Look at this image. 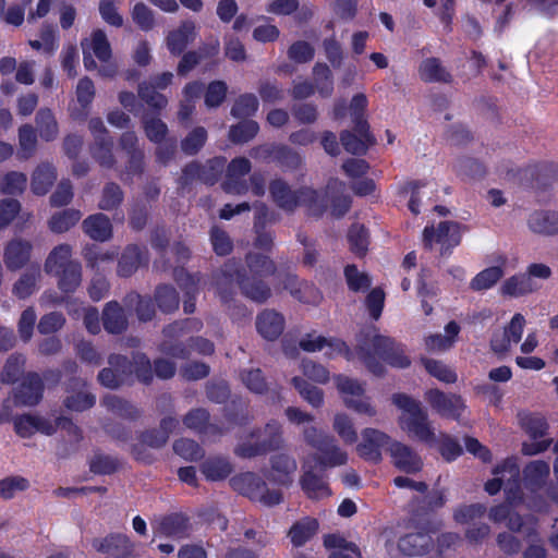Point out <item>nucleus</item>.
Wrapping results in <instances>:
<instances>
[{
  "label": "nucleus",
  "mask_w": 558,
  "mask_h": 558,
  "mask_svg": "<svg viewBox=\"0 0 558 558\" xmlns=\"http://www.w3.org/2000/svg\"><path fill=\"white\" fill-rule=\"evenodd\" d=\"M461 241L460 225L454 221H442L437 229L433 226L425 227L423 231L424 246L430 248L433 242L441 244V254H447L452 247L459 245Z\"/></svg>",
  "instance_id": "11"
},
{
  "label": "nucleus",
  "mask_w": 558,
  "mask_h": 558,
  "mask_svg": "<svg viewBox=\"0 0 558 558\" xmlns=\"http://www.w3.org/2000/svg\"><path fill=\"white\" fill-rule=\"evenodd\" d=\"M102 324L107 332L118 335L128 327V319L118 302H108L102 311Z\"/></svg>",
  "instance_id": "34"
},
{
  "label": "nucleus",
  "mask_w": 558,
  "mask_h": 558,
  "mask_svg": "<svg viewBox=\"0 0 558 558\" xmlns=\"http://www.w3.org/2000/svg\"><path fill=\"white\" fill-rule=\"evenodd\" d=\"M126 157V162L119 178L125 183H131L134 177H141L145 172V151L130 154Z\"/></svg>",
  "instance_id": "60"
},
{
  "label": "nucleus",
  "mask_w": 558,
  "mask_h": 558,
  "mask_svg": "<svg viewBox=\"0 0 558 558\" xmlns=\"http://www.w3.org/2000/svg\"><path fill=\"white\" fill-rule=\"evenodd\" d=\"M359 356L366 367L376 376L384 373V365L376 360L379 356L391 366L404 368L410 365L403 345L392 338L377 333L375 330L359 343Z\"/></svg>",
  "instance_id": "2"
},
{
  "label": "nucleus",
  "mask_w": 558,
  "mask_h": 558,
  "mask_svg": "<svg viewBox=\"0 0 558 558\" xmlns=\"http://www.w3.org/2000/svg\"><path fill=\"white\" fill-rule=\"evenodd\" d=\"M391 399L392 403L402 412L398 418L400 428L407 433L410 438L428 445L436 444L437 436L435 428L421 401L405 393H395Z\"/></svg>",
  "instance_id": "3"
},
{
  "label": "nucleus",
  "mask_w": 558,
  "mask_h": 558,
  "mask_svg": "<svg viewBox=\"0 0 558 558\" xmlns=\"http://www.w3.org/2000/svg\"><path fill=\"white\" fill-rule=\"evenodd\" d=\"M93 548L106 558H129L133 555L134 544L120 533H112L104 538H94Z\"/></svg>",
  "instance_id": "13"
},
{
  "label": "nucleus",
  "mask_w": 558,
  "mask_h": 558,
  "mask_svg": "<svg viewBox=\"0 0 558 558\" xmlns=\"http://www.w3.org/2000/svg\"><path fill=\"white\" fill-rule=\"evenodd\" d=\"M73 247L68 243H61L54 246L47 255L44 263V270L47 275H56L60 270L76 262L72 257Z\"/></svg>",
  "instance_id": "29"
},
{
  "label": "nucleus",
  "mask_w": 558,
  "mask_h": 558,
  "mask_svg": "<svg viewBox=\"0 0 558 558\" xmlns=\"http://www.w3.org/2000/svg\"><path fill=\"white\" fill-rule=\"evenodd\" d=\"M271 470L275 482L288 485L292 482L291 475L296 470V462L292 457L279 453L271 458Z\"/></svg>",
  "instance_id": "37"
},
{
  "label": "nucleus",
  "mask_w": 558,
  "mask_h": 558,
  "mask_svg": "<svg viewBox=\"0 0 558 558\" xmlns=\"http://www.w3.org/2000/svg\"><path fill=\"white\" fill-rule=\"evenodd\" d=\"M233 471L232 464L225 457H210L202 464V473L209 481H222Z\"/></svg>",
  "instance_id": "40"
},
{
  "label": "nucleus",
  "mask_w": 558,
  "mask_h": 558,
  "mask_svg": "<svg viewBox=\"0 0 558 558\" xmlns=\"http://www.w3.org/2000/svg\"><path fill=\"white\" fill-rule=\"evenodd\" d=\"M392 464L405 473H417L422 470L423 461L421 457L408 445L400 441H393L388 448Z\"/></svg>",
  "instance_id": "17"
},
{
  "label": "nucleus",
  "mask_w": 558,
  "mask_h": 558,
  "mask_svg": "<svg viewBox=\"0 0 558 558\" xmlns=\"http://www.w3.org/2000/svg\"><path fill=\"white\" fill-rule=\"evenodd\" d=\"M301 485L305 494L312 499H319L330 495L325 481L311 471L302 476Z\"/></svg>",
  "instance_id": "56"
},
{
  "label": "nucleus",
  "mask_w": 558,
  "mask_h": 558,
  "mask_svg": "<svg viewBox=\"0 0 558 558\" xmlns=\"http://www.w3.org/2000/svg\"><path fill=\"white\" fill-rule=\"evenodd\" d=\"M280 282L283 289L289 290L290 293L301 302L314 303L320 298L317 289L313 284L300 280L294 274H286Z\"/></svg>",
  "instance_id": "24"
},
{
  "label": "nucleus",
  "mask_w": 558,
  "mask_h": 558,
  "mask_svg": "<svg viewBox=\"0 0 558 558\" xmlns=\"http://www.w3.org/2000/svg\"><path fill=\"white\" fill-rule=\"evenodd\" d=\"M486 507L483 504L461 505L453 511V520L463 525L470 526L486 514Z\"/></svg>",
  "instance_id": "55"
},
{
  "label": "nucleus",
  "mask_w": 558,
  "mask_h": 558,
  "mask_svg": "<svg viewBox=\"0 0 558 558\" xmlns=\"http://www.w3.org/2000/svg\"><path fill=\"white\" fill-rule=\"evenodd\" d=\"M432 537L424 532L410 533L398 541V549L405 556H421L432 547Z\"/></svg>",
  "instance_id": "31"
},
{
  "label": "nucleus",
  "mask_w": 558,
  "mask_h": 558,
  "mask_svg": "<svg viewBox=\"0 0 558 558\" xmlns=\"http://www.w3.org/2000/svg\"><path fill=\"white\" fill-rule=\"evenodd\" d=\"M202 326V322L197 319L178 320L166 326L162 330L165 339L159 344V351L178 359L189 357L190 350L185 343L178 342L177 339L190 330L198 331Z\"/></svg>",
  "instance_id": "9"
},
{
  "label": "nucleus",
  "mask_w": 558,
  "mask_h": 558,
  "mask_svg": "<svg viewBox=\"0 0 558 558\" xmlns=\"http://www.w3.org/2000/svg\"><path fill=\"white\" fill-rule=\"evenodd\" d=\"M354 132L342 131L340 133L341 144L352 155H364L375 142L368 132V125L363 131H360L354 124Z\"/></svg>",
  "instance_id": "26"
},
{
  "label": "nucleus",
  "mask_w": 558,
  "mask_h": 558,
  "mask_svg": "<svg viewBox=\"0 0 558 558\" xmlns=\"http://www.w3.org/2000/svg\"><path fill=\"white\" fill-rule=\"evenodd\" d=\"M124 201V192L116 182H107L101 189L98 208L104 211H113L120 208Z\"/></svg>",
  "instance_id": "42"
},
{
  "label": "nucleus",
  "mask_w": 558,
  "mask_h": 558,
  "mask_svg": "<svg viewBox=\"0 0 558 558\" xmlns=\"http://www.w3.org/2000/svg\"><path fill=\"white\" fill-rule=\"evenodd\" d=\"M529 229L541 235L558 234V211L556 210H534L527 218Z\"/></svg>",
  "instance_id": "22"
},
{
  "label": "nucleus",
  "mask_w": 558,
  "mask_h": 558,
  "mask_svg": "<svg viewBox=\"0 0 558 558\" xmlns=\"http://www.w3.org/2000/svg\"><path fill=\"white\" fill-rule=\"evenodd\" d=\"M504 276L502 268L489 267L477 274L471 281L470 287L474 291H482L492 288Z\"/></svg>",
  "instance_id": "63"
},
{
  "label": "nucleus",
  "mask_w": 558,
  "mask_h": 558,
  "mask_svg": "<svg viewBox=\"0 0 558 558\" xmlns=\"http://www.w3.org/2000/svg\"><path fill=\"white\" fill-rule=\"evenodd\" d=\"M196 27L192 21L183 22L179 28L169 33L167 47L172 54H180L194 40Z\"/></svg>",
  "instance_id": "33"
},
{
  "label": "nucleus",
  "mask_w": 558,
  "mask_h": 558,
  "mask_svg": "<svg viewBox=\"0 0 558 558\" xmlns=\"http://www.w3.org/2000/svg\"><path fill=\"white\" fill-rule=\"evenodd\" d=\"M292 385L300 396L313 408H320L324 403V392L320 388L313 386L302 377L292 378Z\"/></svg>",
  "instance_id": "52"
},
{
  "label": "nucleus",
  "mask_w": 558,
  "mask_h": 558,
  "mask_svg": "<svg viewBox=\"0 0 558 558\" xmlns=\"http://www.w3.org/2000/svg\"><path fill=\"white\" fill-rule=\"evenodd\" d=\"M138 97L153 110L159 112L168 105V99L165 95L157 92L153 84L142 82L137 87Z\"/></svg>",
  "instance_id": "57"
},
{
  "label": "nucleus",
  "mask_w": 558,
  "mask_h": 558,
  "mask_svg": "<svg viewBox=\"0 0 558 558\" xmlns=\"http://www.w3.org/2000/svg\"><path fill=\"white\" fill-rule=\"evenodd\" d=\"M315 86L322 97H330L333 92V78L329 66L325 63H316L313 68Z\"/></svg>",
  "instance_id": "59"
},
{
  "label": "nucleus",
  "mask_w": 558,
  "mask_h": 558,
  "mask_svg": "<svg viewBox=\"0 0 558 558\" xmlns=\"http://www.w3.org/2000/svg\"><path fill=\"white\" fill-rule=\"evenodd\" d=\"M41 279L38 265L27 268L13 286V293L19 299H26L37 290V283Z\"/></svg>",
  "instance_id": "39"
},
{
  "label": "nucleus",
  "mask_w": 558,
  "mask_h": 558,
  "mask_svg": "<svg viewBox=\"0 0 558 558\" xmlns=\"http://www.w3.org/2000/svg\"><path fill=\"white\" fill-rule=\"evenodd\" d=\"M520 426L534 439L546 435L548 423L539 413L520 412L518 414Z\"/></svg>",
  "instance_id": "44"
},
{
  "label": "nucleus",
  "mask_w": 558,
  "mask_h": 558,
  "mask_svg": "<svg viewBox=\"0 0 558 558\" xmlns=\"http://www.w3.org/2000/svg\"><path fill=\"white\" fill-rule=\"evenodd\" d=\"M36 125L43 140L50 142L57 138L59 129L57 120L48 108H41L36 113Z\"/></svg>",
  "instance_id": "49"
},
{
  "label": "nucleus",
  "mask_w": 558,
  "mask_h": 558,
  "mask_svg": "<svg viewBox=\"0 0 558 558\" xmlns=\"http://www.w3.org/2000/svg\"><path fill=\"white\" fill-rule=\"evenodd\" d=\"M335 381L347 408L368 416L377 414L369 397L365 396V388L362 383L343 375L336 376Z\"/></svg>",
  "instance_id": "8"
},
{
  "label": "nucleus",
  "mask_w": 558,
  "mask_h": 558,
  "mask_svg": "<svg viewBox=\"0 0 558 558\" xmlns=\"http://www.w3.org/2000/svg\"><path fill=\"white\" fill-rule=\"evenodd\" d=\"M214 252L219 256L229 255L233 250V242L228 232L218 226H214L209 232Z\"/></svg>",
  "instance_id": "64"
},
{
  "label": "nucleus",
  "mask_w": 558,
  "mask_h": 558,
  "mask_svg": "<svg viewBox=\"0 0 558 558\" xmlns=\"http://www.w3.org/2000/svg\"><path fill=\"white\" fill-rule=\"evenodd\" d=\"M245 268L230 259L221 268L222 277L235 280L241 292L257 303H264L271 296L270 287L262 277L274 276L277 272L276 263L260 253L250 252L245 256Z\"/></svg>",
  "instance_id": "1"
},
{
  "label": "nucleus",
  "mask_w": 558,
  "mask_h": 558,
  "mask_svg": "<svg viewBox=\"0 0 558 558\" xmlns=\"http://www.w3.org/2000/svg\"><path fill=\"white\" fill-rule=\"evenodd\" d=\"M142 128L148 141L154 144H161L168 140L169 129L159 118L145 113L142 117Z\"/></svg>",
  "instance_id": "47"
},
{
  "label": "nucleus",
  "mask_w": 558,
  "mask_h": 558,
  "mask_svg": "<svg viewBox=\"0 0 558 558\" xmlns=\"http://www.w3.org/2000/svg\"><path fill=\"white\" fill-rule=\"evenodd\" d=\"M250 441L236 446L234 453L241 458H254L280 449L284 439L282 425L275 420L269 421L263 428L250 433Z\"/></svg>",
  "instance_id": "6"
},
{
  "label": "nucleus",
  "mask_w": 558,
  "mask_h": 558,
  "mask_svg": "<svg viewBox=\"0 0 558 558\" xmlns=\"http://www.w3.org/2000/svg\"><path fill=\"white\" fill-rule=\"evenodd\" d=\"M86 49L101 62H108L111 59V47L104 31L93 32L89 40H84Z\"/></svg>",
  "instance_id": "50"
},
{
  "label": "nucleus",
  "mask_w": 558,
  "mask_h": 558,
  "mask_svg": "<svg viewBox=\"0 0 558 558\" xmlns=\"http://www.w3.org/2000/svg\"><path fill=\"white\" fill-rule=\"evenodd\" d=\"M33 244L28 240L13 239L7 243L3 251V263L8 270L22 269L31 259Z\"/></svg>",
  "instance_id": "16"
},
{
  "label": "nucleus",
  "mask_w": 558,
  "mask_h": 558,
  "mask_svg": "<svg viewBox=\"0 0 558 558\" xmlns=\"http://www.w3.org/2000/svg\"><path fill=\"white\" fill-rule=\"evenodd\" d=\"M100 404L105 407L107 411L125 420H136L142 415V411L134 404L116 395H106L101 399Z\"/></svg>",
  "instance_id": "36"
},
{
  "label": "nucleus",
  "mask_w": 558,
  "mask_h": 558,
  "mask_svg": "<svg viewBox=\"0 0 558 558\" xmlns=\"http://www.w3.org/2000/svg\"><path fill=\"white\" fill-rule=\"evenodd\" d=\"M251 161L245 157L231 160L227 168L226 180L222 187L227 193L242 195L248 190L244 177L251 171Z\"/></svg>",
  "instance_id": "14"
},
{
  "label": "nucleus",
  "mask_w": 558,
  "mask_h": 558,
  "mask_svg": "<svg viewBox=\"0 0 558 558\" xmlns=\"http://www.w3.org/2000/svg\"><path fill=\"white\" fill-rule=\"evenodd\" d=\"M19 153L17 157L22 160L29 159L37 146V136L32 125L24 124L19 130Z\"/></svg>",
  "instance_id": "61"
},
{
  "label": "nucleus",
  "mask_w": 558,
  "mask_h": 558,
  "mask_svg": "<svg viewBox=\"0 0 558 558\" xmlns=\"http://www.w3.org/2000/svg\"><path fill=\"white\" fill-rule=\"evenodd\" d=\"M26 357L22 353L11 354L3 366L1 372V381L4 384L15 383L24 371Z\"/></svg>",
  "instance_id": "62"
},
{
  "label": "nucleus",
  "mask_w": 558,
  "mask_h": 558,
  "mask_svg": "<svg viewBox=\"0 0 558 558\" xmlns=\"http://www.w3.org/2000/svg\"><path fill=\"white\" fill-rule=\"evenodd\" d=\"M223 168V158L211 159L203 166L196 162H191L183 169V175L186 180L196 178L205 184L213 185L218 181Z\"/></svg>",
  "instance_id": "19"
},
{
  "label": "nucleus",
  "mask_w": 558,
  "mask_h": 558,
  "mask_svg": "<svg viewBox=\"0 0 558 558\" xmlns=\"http://www.w3.org/2000/svg\"><path fill=\"white\" fill-rule=\"evenodd\" d=\"M183 424L192 430L206 436L221 435L223 430L214 423L209 422V413L202 408L193 409L183 417Z\"/></svg>",
  "instance_id": "28"
},
{
  "label": "nucleus",
  "mask_w": 558,
  "mask_h": 558,
  "mask_svg": "<svg viewBox=\"0 0 558 558\" xmlns=\"http://www.w3.org/2000/svg\"><path fill=\"white\" fill-rule=\"evenodd\" d=\"M14 429L20 436L29 437L35 432L52 435L57 426L40 416L24 414L14 418Z\"/></svg>",
  "instance_id": "23"
},
{
  "label": "nucleus",
  "mask_w": 558,
  "mask_h": 558,
  "mask_svg": "<svg viewBox=\"0 0 558 558\" xmlns=\"http://www.w3.org/2000/svg\"><path fill=\"white\" fill-rule=\"evenodd\" d=\"M318 521L311 517H304L295 521L289 529L287 536L293 547H302L308 543L318 532Z\"/></svg>",
  "instance_id": "25"
},
{
  "label": "nucleus",
  "mask_w": 558,
  "mask_h": 558,
  "mask_svg": "<svg viewBox=\"0 0 558 558\" xmlns=\"http://www.w3.org/2000/svg\"><path fill=\"white\" fill-rule=\"evenodd\" d=\"M155 301L159 310L167 314L179 308V294L177 290L169 284H160L156 288Z\"/></svg>",
  "instance_id": "54"
},
{
  "label": "nucleus",
  "mask_w": 558,
  "mask_h": 558,
  "mask_svg": "<svg viewBox=\"0 0 558 558\" xmlns=\"http://www.w3.org/2000/svg\"><path fill=\"white\" fill-rule=\"evenodd\" d=\"M549 464L542 460L530 462L523 470L525 485L531 489L541 488L549 476Z\"/></svg>",
  "instance_id": "41"
},
{
  "label": "nucleus",
  "mask_w": 558,
  "mask_h": 558,
  "mask_svg": "<svg viewBox=\"0 0 558 558\" xmlns=\"http://www.w3.org/2000/svg\"><path fill=\"white\" fill-rule=\"evenodd\" d=\"M58 277V287L62 292H74L82 282V266L78 260L54 275Z\"/></svg>",
  "instance_id": "45"
},
{
  "label": "nucleus",
  "mask_w": 558,
  "mask_h": 558,
  "mask_svg": "<svg viewBox=\"0 0 558 558\" xmlns=\"http://www.w3.org/2000/svg\"><path fill=\"white\" fill-rule=\"evenodd\" d=\"M82 217V213L77 209L70 208L56 213L49 220L48 225L52 232L63 233L75 226Z\"/></svg>",
  "instance_id": "51"
},
{
  "label": "nucleus",
  "mask_w": 558,
  "mask_h": 558,
  "mask_svg": "<svg viewBox=\"0 0 558 558\" xmlns=\"http://www.w3.org/2000/svg\"><path fill=\"white\" fill-rule=\"evenodd\" d=\"M302 437L307 446L316 450V461L320 466L335 468L347 463L348 453L332 435L316 426H306L302 430Z\"/></svg>",
  "instance_id": "5"
},
{
  "label": "nucleus",
  "mask_w": 558,
  "mask_h": 558,
  "mask_svg": "<svg viewBox=\"0 0 558 558\" xmlns=\"http://www.w3.org/2000/svg\"><path fill=\"white\" fill-rule=\"evenodd\" d=\"M112 149V138L100 142H93L89 148L92 157L99 163L100 167L107 169H112L117 163V159Z\"/></svg>",
  "instance_id": "53"
},
{
  "label": "nucleus",
  "mask_w": 558,
  "mask_h": 558,
  "mask_svg": "<svg viewBox=\"0 0 558 558\" xmlns=\"http://www.w3.org/2000/svg\"><path fill=\"white\" fill-rule=\"evenodd\" d=\"M82 229L90 239L105 242L112 236V225L110 219L101 213L88 216L82 222Z\"/></svg>",
  "instance_id": "27"
},
{
  "label": "nucleus",
  "mask_w": 558,
  "mask_h": 558,
  "mask_svg": "<svg viewBox=\"0 0 558 558\" xmlns=\"http://www.w3.org/2000/svg\"><path fill=\"white\" fill-rule=\"evenodd\" d=\"M284 317L274 310H265L256 318L258 333L268 341L279 338L284 330Z\"/></svg>",
  "instance_id": "21"
},
{
  "label": "nucleus",
  "mask_w": 558,
  "mask_h": 558,
  "mask_svg": "<svg viewBox=\"0 0 558 558\" xmlns=\"http://www.w3.org/2000/svg\"><path fill=\"white\" fill-rule=\"evenodd\" d=\"M86 385L87 381L78 377L72 378L70 380L68 391H72V393L64 399V407L66 409L82 412L95 405V395L88 391H76L80 388L86 387Z\"/></svg>",
  "instance_id": "20"
},
{
  "label": "nucleus",
  "mask_w": 558,
  "mask_h": 558,
  "mask_svg": "<svg viewBox=\"0 0 558 558\" xmlns=\"http://www.w3.org/2000/svg\"><path fill=\"white\" fill-rule=\"evenodd\" d=\"M57 180V170L50 162H40L32 173L31 190L34 194L46 195Z\"/></svg>",
  "instance_id": "30"
},
{
  "label": "nucleus",
  "mask_w": 558,
  "mask_h": 558,
  "mask_svg": "<svg viewBox=\"0 0 558 558\" xmlns=\"http://www.w3.org/2000/svg\"><path fill=\"white\" fill-rule=\"evenodd\" d=\"M420 77L428 83H450L452 81L451 74L441 64L438 58L425 59L418 68Z\"/></svg>",
  "instance_id": "35"
},
{
  "label": "nucleus",
  "mask_w": 558,
  "mask_h": 558,
  "mask_svg": "<svg viewBox=\"0 0 558 558\" xmlns=\"http://www.w3.org/2000/svg\"><path fill=\"white\" fill-rule=\"evenodd\" d=\"M425 401L441 417L460 421L466 404L463 398L456 393H445L438 389H429L425 392Z\"/></svg>",
  "instance_id": "10"
},
{
  "label": "nucleus",
  "mask_w": 558,
  "mask_h": 558,
  "mask_svg": "<svg viewBox=\"0 0 558 558\" xmlns=\"http://www.w3.org/2000/svg\"><path fill=\"white\" fill-rule=\"evenodd\" d=\"M269 193L277 206L286 211H293L299 205H306L313 215L319 216L326 208L325 201L320 199L316 191L305 187L294 192L281 179L270 182Z\"/></svg>",
  "instance_id": "4"
},
{
  "label": "nucleus",
  "mask_w": 558,
  "mask_h": 558,
  "mask_svg": "<svg viewBox=\"0 0 558 558\" xmlns=\"http://www.w3.org/2000/svg\"><path fill=\"white\" fill-rule=\"evenodd\" d=\"M230 485L241 495L266 506H275L282 500L280 490L267 489L266 483L259 476L251 472L233 476L230 480Z\"/></svg>",
  "instance_id": "7"
},
{
  "label": "nucleus",
  "mask_w": 558,
  "mask_h": 558,
  "mask_svg": "<svg viewBox=\"0 0 558 558\" xmlns=\"http://www.w3.org/2000/svg\"><path fill=\"white\" fill-rule=\"evenodd\" d=\"M494 475L505 478L504 489L508 493L519 490L520 485V469L514 460L508 459L504 463L497 465L494 471Z\"/></svg>",
  "instance_id": "48"
},
{
  "label": "nucleus",
  "mask_w": 558,
  "mask_h": 558,
  "mask_svg": "<svg viewBox=\"0 0 558 558\" xmlns=\"http://www.w3.org/2000/svg\"><path fill=\"white\" fill-rule=\"evenodd\" d=\"M332 428L344 444L352 445L357 440V432L352 418L345 413H337L333 416Z\"/></svg>",
  "instance_id": "58"
},
{
  "label": "nucleus",
  "mask_w": 558,
  "mask_h": 558,
  "mask_svg": "<svg viewBox=\"0 0 558 558\" xmlns=\"http://www.w3.org/2000/svg\"><path fill=\"white\" fill-rule=\"evenodd\" d=\"M179 426V420L172 413L165 415L158 427L148 428L142 432L138 439L142 445L153 449L162 448L169 440L170 434Z\"/></svg>",
  "instance_id": "15"
},
{
  "label": "nucleus",
  "mask_w": 558,
  "mask_h": 558,
  "mask_svg": "<svg viewBox=\"0 0 558 558\" xmlns=\"http://www.w3.org/2000/svg\"><path fill=\"white\" fill-rule=\"evenodd\" d=\"M44 383L38 373H27L15 396V403L24 407H34L38 404L43 398Z\"/></svg>",
  "instance_id": "18"
},
{
  "label": "nucleus",
  "mask_w": 558,
  "mask_h": 558,
  "mask_svg": "<svg viewBox=\"0 0 558 558\" xmlns=\"http://www.w3.org/2000/svg\"><path fill=\"white\" fill-rule=\"evenodd\" d=\"M446 336L436 333L425 339L426 348L432 352H441L450 349L454 342V338L460 331V326L456 322H450L445 327Z\"/></svg>",
  "instance_id": "43"
},
{
  "label": "nucleus",
  "mask_w": 558,
  "mask_h": 558,
  "mask_svg": "<svg viewBox=\"0 0 558 558\" xmlns=\"http://www.w3.org/2000/svg\"><path fill=\"white\" fill-rule=\"evenodd\" d=\"M145 259V253L138 246H126L118 263V275L121 277H130Z\"/></svg>",
  "instance_id": "38"
},
{
  "label": "nucleus",
  "mask_w": 558,
  "mask_h": 558,
  "mask_svg": "<svg viewBox=\"0 0 558 558\" xmlns=\"http://www.w3.org/2000/svg\"><path fill=\"white\" fill-rule=\"evenodd\" d=\"M190 531L191 524L189 519L180 513L162 518L157 526V534L175 538L187 536Z\"/></svg>",
  "instance_id": "32"
},
{
  "label": "nucleus",
  "mask_w": 558,
  "mask_h": 558,
  "mask_svg": "<svg viewBox=\"0 0 558 558\" xmlns=\"http://www.w3.org/2000/svg\"><path fill=\"white\" fill-rule=\"evenodd\" d=\"M393 441L386 433L367 427L362 430V441L357 445L356 451L364 460L379 463L383 459L381 449L389 448Z\"/></svg>",
  "instance_id": "12"
},
{
  "label": "nucleus",
  "mask_w": 558,
  "mask_h": 558,
  "mask_svg": "<svg viewBox=\"0 0 558 558\" xmlns=\"http://www.w3.org/2000/svg\"><path fill=\"white\" fill-rule=\"evenodd\" d=\"M536 290V287L526 275H515L508 278L501 286V293L508 296H522Z\"/></svg>",
  "instance_id": "46"
}]
</instances>
